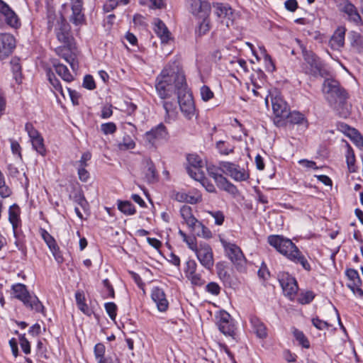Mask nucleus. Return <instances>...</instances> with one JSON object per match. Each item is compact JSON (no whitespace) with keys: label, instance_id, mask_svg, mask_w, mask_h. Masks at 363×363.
<instances>
[{"label":"nucleus","instance_id":"nucleus-1","mask_svg":"<svg viewBox=\"0 0 363 363\" xmlns=\"http://www.w3.org/2000/svg\"><path fill=\"white\" fill-rule=\"evenodd\" d=\"M155 88L162 99L169 98L177 93L181 111L188 119L195 114L193 96L187 90L183 71L177 65L166 66L157 77Z\"/></svg>","mask_w":363,"mask_h":363},{"label":"nucleus","instance_id":"nucleus-2","mask_svg":"<svg viewBox=\"0 0 363 363\" xmlns=\"http://www.w3.org/2000/svg\"><path fill=\"white\" fill-rule=\"evenodd\" d=\"M268 242L291 262L300 264L306 271L311 270V267L307 259L290 239L282 235H269Z\"/></svg>","mask_w":363,"mask_h":363},{"label":"nucleus","instance_id":"nucleus-3","mask_svg":"<svg viewBox=\"0 0 363 363\" xmlns=\"http://www.w3.org/2000/svg\"><path fill=\"white\" fill-rule=\"evenodd\" d=\"M323 92L330 106L340 115L346 116L348 113L347 99V93L339 82L333 79H327L323 85Z\"/></svg>","mask_w":363,"mask_h":363},{"label":"nucleus","instance_id":"nucleus-4","mask_svg":"<svg viewBox=\"0 0 363 363\" xmlns=\"http://www.w3.org/2000/svg\"><path fill=\"white\" fill-rule=\"evenodd\" d=\"M14 297L21 301L24 306L37 313L44 314V306L35 295H32L28 291L26 286L16 284L12 286Z\"/></svg>","mask_w":363,"mask_h":363},{"label":"nucleus","instance_id":"nucleus-5","mask_svg":"<svg viewBox=\"0 0 363 363\" xmlns=\"http://www.w3.org/2000/svg\"><path fill=\"white\" fill-rule=\"evenodd\" d=\"M302 52L304 60L302 68L304 72L314 77H324L326 71L320 58L312 51L307 50L306 48L302 50Z\"/></svg>","mask_w":363,"mask_h":363},{"label":"nucleus","instance_id":"nucleus-6","mask_svg":"<svg viewBox=\"0 0 363 363\" xmlns=\"http://www.w3.org/2000/svg\"><path fill=\"white\" fill-rule=\"evenodd\" d=\"M270 99L274 113V123L277 127H284V118L290 111L289 107L278 93L271 94Z\"/></svg>","mask_w":363,"mask_h":363},{"label":"nucleus","instance_id":"nucleus-7","mask_svg":"<svg viewBox=\"0 0 363 363\" xmlns=\"http://www.w3.org/2000/svg\"><path fill=\"white\" fill-rule=\"evenodd\" d=\"M13 28L21 26V21L14 11L3 0H0V27L4 23Z\"/></svg>","mask_w":363,"mask_h":363},{"label":"nucleus","instance_id":"nucleus-8","mask_svg":"<svg viewBox=\"0 0 363 363\" xmlns=\"http://www.w3.org/2000/svg\"><path fill=\"white\" fill-rule=\"evenodd\" d=\"M217 325L219 330L226 336L236 339V328L230 315L225 311H220L217 316Z\"/></svg>","mask_w":363,"mask_h":363},{"label":"nucleus","instance_id":"nucleus-9","mask_svg":"<svg viewBox=\"0 0 363 363\" xmlns=\"http://www.w3.org/2000/svg\"><path fill=\"white\" fill-rule=\"evenodd\" d=\"M278 280L284 295L293 299L298 289L296 279L287 272H280Z\"/></svg>","mask_w":363,"mask_h":363},{"label":"nucleus","instance_id":"nucleus-10","mask_svg":"<svg viewBox=\"0 0 363 363\" xmlns=\"http://www.w3.org/2000/svg\"><path fill=\"white\" fill-rule=\"evenodd\" d=\"M220 168L223 173L229 175L238 182L246 181L250 177L243 168H240L238 165L232 162H220Z\"/></svg>","mask_w":363,"mask_h":363},{"label":"nucleus","instance_id":"nucleus-11","mask_svg":"<svg viewBox=\"0 0 363 363\" xmlns=\"http://www.w3.org/2000/svg\"><path fill=\"white\" fill-rule=\"evenodd\" d=\"M197 259L201 264L207 269H211L214 260L211 247L206 243H201L195 252Z\"/></svg>","mask_w":363,"mask_h":363},{"label":"nucleus","instance_id":"nucleus-12","mask_svg":"<svg viewBox=\"0 0 363 363\" xmlns=\"http://www.w3.org/2000/svg\"><path fill=\"white\" fill-rule=\"evenodd\" d=\"M14 36L7 33H0V59L7 58L16 48Z\"/></svg>","mask_w":363,"mask_h":363},{"label":"nucleus","instance_id":"nucleus-13","mask_svg":"<svg viewBox=\"0 0 363 363\" xmlns=\"http://www.w3.org/2000/svg\"><path fill=\"white\" fill-rule=\"evenodd\" d=\"M213 6L215 14L220 20L222 23L225 24L227 27L233 25V11L228 4L223 3H215Z\"/></svg>","mask_w":363,"mask_h":363},{"label":"nucleus","instance_id":"nucleus-14","mask_svg":"<svg viewBox=\"0 0 363 363\" xmlns=\"http://www.w3.org/2000/svg\"><path fill=\"white\" fill-rule=\"evenodd\" d=\"M25 128L29 135L33 147L37 152L44 156L46 153V149L44 145L43 138L31 123H26Z\"/></svg>","mask_w":363,"mask_h":363},{"label":"nucleus","instance_id":"nucleus-15","mask_svg":"<svg viewBox=\"0 0 363 363\" xmlns=\"http://www.w3.org/2000/svg\"><path fill=\"white\" fill-rule=\"evenodd\" d=\"M187 161L189 164V167L186 168L189 174L194 179L200 181L203 178V173L201 171L203 166L202 160L197 155H189Z\"/></svg>","mask_w":363,"mask_h":363},{"label":"nucleus","instance_id":"nucleus-16","mask_svg":"<svg viewBox=\"0 0 363 363\" xmlns=\"http://www.w3.org/2000/svg\"><path fill=\"white\" fill-rule=\"evenodd\" d=\"M187 2L193 15L198 17L209 16L211 6L207 0H188Z\"/></svg>","mask_w":363,"mask_h":363},{"label":"nucleus","instance_id":"nucleus-17","mask_svg":"<svg viewBox=\"0 0 363 363\" xmlns=\"http://www.w3.org/2000/svg\"><path fill=\"white\" fill-rule=\"evenodd\" d=\"M70 26L63 17L57 20V26L55 28V34L59 42L67 45L69 43Z\"/></svg>","mask_w":363,"mask_h":363},{"label":"nucleus","instance_id":"nucleus-18","mask_svg":"<svg viewBox=\"0 0 363 363\" xmlns=\"http://www.w3.org/2000/svg\"><path fill=\"white\" fill-rule=\"evenodd\" d=\"M151 297L153 301L156 303L157 309L161 312H164L167 310L169 302L166 298V295L164 291L159 288L155 287L152 290Z\"/></svg>","mask_w":363,"mask_h":363},{"label":"nucleus","instance_id":"nucleus-19","mask_svg":"<svg viewBox=\"0 0 363 363\" xmlns=\"http://www.w3.org/2000/svg\"><path fill=\"white\" fill-rule=\"evenodd\" d=\"M225 252L232 262L240 264L244 260V255L240 248L235 244L224 243Z\"/></svg>","mask_w":363,"mask_h":363},{"label":"nucleus","instance_id":"nucleus-20","mask_svg":"<svg viewBox=\"0 0 363 363\" xmlns=\"http://www.w3.org/2000/svg\"><path fill=\"white\" fill-rule=\"evenodd\" d=\"M72 14L70 21L76 25L82 24L84 21V15L82 13L83 0H71Z\"/></svg>","mask_w":363,"mask_h":363},{"label":"nucleus","instance_id":"nucleus-21","mask_svg":"<svg viewBox=\"0 0 363 363\" xmlns=\"http://www.w3.org/2000/svg\"><path fill=\"white\" fill-rule=\"evenodd\" d=\"M288 125H301L305 128L308 127V122L304 115L299 111H294L288 113L284 118V126Z\"/></svg>","mask_w":363,"mask_h":363},{"label":"nucleus","instance_id":"nucleus-22","mask_svg":"<svg viewBox=\"0 0 363 363\" xmlns=\"http://www.w3.org/2000/svg\"><path fill=\"white\" fill-rule=\"evenodd\" d=\"M167 135V130L162 123H160L145 133L146 140L151 144H153L155 140L166 139Z\"/></svg>","mask_w":363,"mask_h":363},{"label":"nucleus","instance_id":"nucleus-23","mask_svg":"<svg viewBox=\"0 0 363 363\" xmlns=\"http://www.w3.org/2000/svg\"><path fill=\"white\" fill-rule=\"evenodd\" d=\"M20 214L21 209L17 204L14 203L10 206L9 210V220L12 225L13 235L15 237H16L17 228L21 223Z\"/></svg>","mask_w":363,"mask_h":363},{"label":"nucleus","instance_id":"nucleus-24","mask_svg":"<svg viewBox=\"0 0 363 363\" xmlns=\"http://www.w3.org/2000/svg\"><path fill=\"white\" fill-rule=\"evenodd\" d=\"M345 32L346 29L342 26H340L336 29L330 40V44L332 48L339 50L343 47L345 44Z\"/></svg>","mask_w":363,"mask_h":363},{"label":"nucleus","instance_id":"nucleus-25","mask_svg":"<svg viewBox=\"0 0 363 363\" xmlns=\"http://www.w3.org/2000/svg\"><path fill=\"white\" fill-rule=\"evenodd\" d=\"M145 178L148 183H153L157 180V173L155 164L149 158L143 160Z\"/></svg>","mask_w":363,"mask_h":363},{"label":"nucleus","instance_id":"nucleus-26","mask_svg":"<svg viewBox=\"0 0 363 363\" xmlns=\"http://www.w3.org/2000/svg\"><path fill=\"white\" fill-rule=\"evenodd\" d=\"M250 323L254 333L257 337L260 339H264L267 337V329L263 322L256 316L250 318Z\"/></svg>","mask_w":363,"mask_h":363},{"label":"nucleus","instance_id":"nucleus-27","mask_svg":"<svg viewBox=\"0 0 363 363\" xmlns=\"http://www.w3.org/2000/svg\"><path fill=\"white\" fill-rule=\"evenodd\" d=\"M342 11L347 15V19L356 24L362 22V18L358 13L356 7L350 2H346L343 6Z\"/></svg>","mask_w":363,"mask_h":363},{"label":"nucleus","instance_id":"nucleus-28","mask_svg":"<svg viewBox=\"0 0 363 363\" xmlns=\"http://www.w3.org/2000/svg\"><path fill=\"white\" fill-rule=\"evenodd\" d=\"M155 32L162 43H167L170 38V33L165 24L159 18L155 20Z\"/></svg>","mask_w":363,"mask_h":363},{"label":"nucleus","instance_id":"nucleus-29","mask_svg":"<svg viewBox=\"0 0 363 363\" xmlns=\"http://www.w3.org/2000/svg\"><path fill=\"white\" fill-rule=\"evenodd\" d=\"M53 67L56 73L66 82H71L74 80L73 75L70 73L67 67L57 62L56 60L53 62Z\"/></svg>","mask_w":363,"mask_h":363},{"label":"nucleus","instance_id":"nucleus-30","mask_svg":"<svg viewBox=\"0 0 363 363\" xmlns=\"http://www.w3.org/2000/svg\"><path fill=\"white\" fill-rule=\"evenodd\" d=\"M349 40L351 46L358 52H363V35L356 31L349 33Z\"/></svg>","mask_w":363,"mask_h":363},{"label":"nucleus","instance_id":"nucleus-31","mask_svg":"<svg viewBox=\"0 0 363 363\" xmlns=\"http://www.w3.org/2000/svg\"><path fill=\"white\" fill-rule=\"evenodd\" d=\"M181 215L185 220L186 224L193 229L196 230L197 224L200 222L191 213V208L189 206H184L181 208Z\"/></svg>","mask_w":363,"mask_h":363},{"label":"nucleus","instance_id":"nucleus-32","mask_svg":"<svg viewBox=\"0 0 363 363\" xmlns=\"http://www.w3.org/2000/svg\"><path fill=\"white\" fill-rule=\"evenodd\" d=\"M217 186L220 189H223L233 195H236L238 193L237 187L230 182L225 177L220 178V181L217 184Z\"/></svg>","mask_w":363,"mask_h":363},{"label":"nucleus","instance_id":"nucleus-33","mask_svg":"<svg viewBox=\"0 0 363 363\" xmlns=\"http://www.w3.org/2000/svg\"><path fill=\"white\" fill-rule=\"evenodd\" d=\"M199 18H202V20L199 23V27L196 30V34L201 37L210 30L211 26L209 16H199Z\"/></svg>","mask_w":363,"mask_h":363},{"label":"nucleus","instance_id":"nucleus-34","mask_svg":"<svg viewBox=\"0 0 363 363\" xmlns=\"http://www.w3.org/2000/svg\"><path fill=\"white\" fill-rule=\"evenodd\" d=\"M48 79L53 89L58 91L63 97H65V94L62 89V86L60 80L55 77V74L51 72L50 69L47 71Z\"/></svg>","mask_w":363,"mask_h":363},{"label":"nucleus","instance_id":"nucleus-35","mask_svg":"<svg viewBox=\"0 0 363 363\" xmlns=\"http://www.w3.org/2000/svg\"><path fill=\"white\" fill-rule=\"evenodd\" d=\"M118 208L123 213L131 216L135 213L136 210L135 206L131 203L130 201H118Z\"/></svg>","mask_w":363,"mask_h":363},{"label":"nucleus","instance_id":"nucleus-36","mask_svg":"<svg viewBox=\"0 0 363 363\" xmlns=\"http://www.w3.org/2000/svg\"><path fill=\"white\" fill-rule=\"evenodd\" d=\"M347 150L346 152V161L347 167L350 172H356V166H355V156L353 150L351 147L347 144Z\"/></svg>","mask_w":363,"mask_h":363},{"label":"nucleus","instance_id":"nucleus-37","mask_svg":"<svg viewBox=\"0 0 363 363\" xmlns=\"http://www.w3.org/2000/svg\"><path fill=\"white\" fill-rule=\"evenodd\" d=\"M293 335L296 340L298 342L299 345L303 348L308 349L310 347V342L303 333L295 328H293Z\"/></svg>","mask_w":363,"mask_h":363},{"label":"nucleus","instance_id":"nucleus-38","mask_svg":"<svg viewBox=\"0 0 363 363\" xmlns=\"http://www.w3.org/2000/svg\"><path fill=\"white\" fill-rule=\"evenodd\" d=\"M75 298L79 309L84 313L88 314L89 312V308L85 303L84 293L82 291H77L75 294Z\"/></svg>","mask_w":363,"mask_h":363},{"label":"nucleus","instance_id":"nucleus-39","mask_svg":"<svg viewBox=\"0 0 363 363\" xmlns=\"http://www.w3.org/2000/svg\"><path fill=\"white\" fill-rule=\"evenodd\" d=\"M216 146L221 155H228L234 151V146L223 140L218 141Z\"/></svg>","mask_w":363,"mask_h":363},{"label":"nucleus","instance_id":"nucleus-40","mask_svg":"<svg viewBox=\"0 0 363 363\" xmlns=\"http://www.w3.org/2000/svg\"><path fill=\"white\" fill-rule=\"evenodd\" d=\"M40 233L42 238L47 244L49 249L50 250L52 248L55 250V247L57 245L54 238L45 229L40 228Z\"/></svg>","mask_w":363,"mask_h":363},{"label":"nucleus","instance_id":"nucleus-41","mask_svg":"<svg viewBox=\"0 0 363 363\" xmlns=\"http://www.w3.org/2000/svg\"><path fill=\"white\" fill-rule=\"evenodd\" d=\"M207 171L210 177H211L216 182V184L219 182L220 178H223L224 177L220 173L221 169L220 168V165L218 167L216 166H208L207 167Z\"/></svg>","mask_w":363,"mask_h":363},{"label":"nucleus","instance_id":"nucleus-42","mask_svg":"<svg viewBox=\"0 0 363 363\" xmlns=\"http://www.w3.org/2000/svg\"><path fill=\"white\" fill-rule=\"evenodd\" d=\"M135 146V143L129 136L126 135L123 138V141L119 143L118 147L121 150H128L133 149Z\"/></svg>","mask_w":363,"mask_h":363},{"label":"nucleus","instance_id":"nucleus-43","mask_svg":"<svg viewBox=\"0 0 363 363\" xmlns=\"http://www.w3.org/2000/svg\"><path fill=\"white\" fill-rule=\"evenodd\" d=\"M195 230H196V234L198 236H201L206 238H210L212 236L211 230L205 225H203L201 222L197 224V228Z\"/></svg>","mask_w":363,"mask_h":363},{"label":"nucleus","instance_id":"nucleus-44","mask_svg":"<svg viewBox=\"0 0 363 363\" xmlns=\"http://www.w3.org/2000/svg\"><path fill=\"white\" fill-rule=\"evenodd\" d=\"M217 274L219 278L223 281L229 279L230 275L225 269V265L222 262H218L216 264Z\"/></svg>","mask_w":363,"mask_h":363},{"label":"nucleus","instance_id":"nucleus-45","mask_svg":"<svg viewBox=\"0 0 363 363\" xmlns=\"http://www.w3.org/2000/svg\"><path fill=\"white\" fill-rule=\"evenodd\" d=\"M104 307L110 318L114 320L117 314V306L113 302H108L105 303Z\"/></svg>","mask_w":363,"mask_h":363},{"label":"nucleus","instance_id":"nucleus-46","mask_svg":"<svg viewBox=\"0 0 363 363\" xmlns=\"http://www.w3.org/2000/svg\"><path fill=\"white\" fill-rule=\"evenodd\" d=\"M163 107L166 111V114L169 118L175 117L177 111V106L172 103V102H167L164 101L163 103Z\"/></svg>","mask_w":363,"mask_h":363},{"label":"nucleus","instance_id":"nucleus-47","mask_svg":"<svg viewBox=\"0 0 363 363\" xmlns=\"http://www.w3.org/2000/svg\"><path fill=\"white\" fill-rule=\"evenodd\" d=\"M116 125L113 122L102 123L101 125V130L105 135L113 134L116 131Z\"/></svg>","mask_w":363,"mask_h":363},{"label":"nucleus","instance_id":"nucleus-48","mask_svg":"<svg viewBox=\"0 0 363 363\" xmlns=\"http://www.w3.org/2000/svg\"><path fill=\"white\" fill-rule=\"evenodd\" d=\"M11 194L10 189L6 185L4 177L0 172V195L2 197H8Z\"/></svg>","mask_w":363,"mask_h":363},{"label":"nucleus","instance_id":"nucleus-49","mask_svg":"<svg viewBox=\"0 0 363 363\" xmlns=\"http://www.w3.org/2000/svg\"><path fill=\"white\" fill-rule=\"evenodd\" d=\"M55 52L61 57L65 59L67 62H69V58L72 55L68 48L65 46H60L55 49Z\"/></svg>","mask_w":363,"mask_h":363},{"label":"nucleus","instance_id":"nucleus-50","mask_svg":"<svg viewBox=\"0 0 363 363\" xmlns=\"http://www.w3.org/2000/svg\"><path fill=\"white\" fill-rule=\"evenodd\" d=\"M200 92H201V99L204 101H209L214 96L213 92L211 90V89L208 86H206V85H203L201 86Z\"/></svg>","mask_w":363,"mask_h":363},{"label":"nucleus","instance_id":"nucleus-51","mask_svg":"<svg viewBox=\"0 0 363 363\" xmlns=\"http://www.w3.org/2000/svg\"><path fill=\"white\" fill-rule=\"evenodd\" d=\"M314 298V294L311 291H306V293L301 294L298 298V302L301 304H307L313 301Z\"/></svg>","mask_w":363,"mask_h":363},{"label":"nucleus","instance_id":"nucleus-52","mask_svg":"<svg viewBox=\"0 0 363 363\" xmlns=\"http://www.w3.org/2000/svg\"><path fill=\"white\" fill-rule=\"evenodd\" d=\"M346 275L347 277L353 281L354 284L357 286L360 283V278L357 270L353 269H349L346 271Z\"/></svg>","mask_w":363,"mask_h":363},{"label":"nucleus","instance_id":"nucleus-53","mask_svg":"<svg viewBox=\"0 0 363 363\" xmlns=\"http://www.w3.org/2000/svg\"><path fill=\"white\" fill-rule=\"evenodd\" d=\"M208 213L215 219V223L220 225L223 223L225 216L220 211H209Z\"/></svg>","mask_w":363,"mask_h":363},{"label":"nucleus","instance_id":"nucleus-54","mask_svg":"<svg viewBox=\"0 0 363 363\" xmlns=\"http://www.w3.org/2000/svg\"><path fill=\"white\" fill-rule=\"evenodd\" d=\"M19 340L23 352L26 354H29L30 352V345L29 341L26 338L25 334L20 335Z\"/></svg>","mask_w":363,"mask_h":363},{"label":"nucleus","instance_id":"nucleus-55","mask_svg":"<svg viewBox=\"0 0 363 363\" xmlns=\"http://www.w3.org/2000/svg\"><path fill=\"white\" fill-rule=\"evenodd\" d=\"M189 280H190L191 283L195 286H201L204 284V281L202 279L200 274L196 272L193 274L189 275L186 277Z\"/></svg>","mask_w":363,"mask_h":363},{"label":"nucleus","instance_id":"nucleus-56","mask_svg":"<svg viewBox=\"0 0 363 363\" xmlns=\"http://www.w3.org/2000/svg\"><path fill=\"white\" fill-rule=\"evenodd\" d=\"M186 267L185 269L186 277L193 274L196 271L197 264L193 259H189L186 263Z\"/></svg>","mask_w":363,"mask_h":363},{"label":"nucleus","instance_id":"nucleus-57","mask_svg":"<svg viewBox=\"0 0 363 363\" xmlns=\"http://www.w3.org/2000/svg\"><path fill=\"white\" fill-rule=\"evenodd\" d=\"M83 86L89 90H93L96 88L95 82L91 75H86L83 81Z\"/></svg>","mask_w":363,"mask_h":363},{"label":"nucleus","instance_id":"nucleus-58","mask_svg":"<svg viewBox=\"0 0 363 363\" xmlns=\"http://www.w3.org/2000/svg\"><path fill=\"white\" fill-rule=\"evenodd\" d=\"M201 195L199 193L196 192L194 195L187 194L186 201H185V202L191 204H196L201 202Z\"/></svg>","mask_w":363,"mask_h":363},{"label":"nucleus","instance_id":"nucleus-59","mask_svg":"<svg viewBox=\"0 0 363 363\" xmlns=\"http://www.w3.org/2000/svg\"><path fill=\"white\" fill-rule=\"evenodd\" d=\"M206 291L213 295H218L220 291V287L216 282H210L206 285Z\"/></svg>","mask_w":363,"mask_h":363},{"label":"nucleus","instance_id":"nucleus-60","mask_svg":"<svg viewBox=\"0 0 363 363\" xmlns=\"http://www.w3.org/2000/svg\"><path fill=\"white\" fill-rule=\"evenodd\" d=\"M313 325L318 330H323L325 328H328L330 327V324L327 322L319 319L318 318H313L312 319Z\"/></svg>","mask_w":363,"mask_h":363},{"label":"nucleus","instance_id":"nucleus-61","mask_svg":"<svg viewBox=\"0 0 363 363\" xmlns=\"http://www.w3.org/2000/svg\"><path fill=\"white\" fill-rule=\"evenodd\" d=\"M105 346L101 343H98L94 347V354L96 359H99L104 357Z\"/></svg>","mask_w":363,"mask_h":363},{"label":"nucleus","instance_id":"nucleus-62","mask_svg":"<svg viewBox=\"0 0 363 363\" xmlns=\"http://www.w3.org/2000/svg\"><path fill=\"white\" fill-rule=\"evenodd\" d=\"M103 285L106 289L108 296L113 298L115 297L114 289L108 279L103 280Z\"/></svg>","mask_w":363,"mask_h":363},{"label":"nucleus","instance_id":"nucleus-63","mask_svg":"<svg viewBox=\"0 0 363 363\" xmlns=\"http://www.w3.org/2000/svg\"><path fill=\"white\" fill-rule=\"evenodd\" d=\"M78 175L79 178L82 182H86L89 178V173L86 169V167H78Z\"/></svg>","mask_w":363,"mask_h":363},{"label":"nucleus","instance_id":"nucleus-64","mask_svg":"<svg viewBox=\"0 0 363 363\" xmlns=\"http://www.w3.org/2000/svg\"><path fill=\"white\" fill-rule=\"evenodd\" d=\"M91 158V154L89 152H86L83 153L81 157L80 160L78 162L79 167H86L88 164L87 162L90 160Z\"/></svg>","mask_w":363,"mask_h":363}]
</instances>
